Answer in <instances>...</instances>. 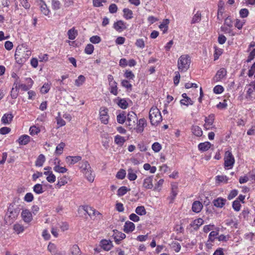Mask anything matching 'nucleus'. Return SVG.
<instances>
[{
    "label": "nucleus",
    "instance_id": "f257e3e1",
    "mask_svg": "<svg viewBox=\"0 0 255 255\" xmlns=\"http://www.w3.org/2000/svg\"><path fill=\"white\" fill-rule=\"evenodd\" d=\"M191 62V57L188 54H183L180 56L177 61L179 71L181 72L187 71L190 67Z\"/></svg>",
    "mask_w": 255,
    "mask_h": 255
},
{
    "label": "nucleus",
    "instance_id": "f03ea898",
    "mask_svg": "<svg viewBox=\"0 0 255 255\" xmlns=\"http://www.w3.org/2000/svg\"><path fill=\"white\" fill-rule=\"evenodd\" d=\"M150 123L153 126L159 124L162 121V117L159 110L156 107H152L149 112Z\"/></svg>",
    "mask_w": 255,
    "mask_h": 255
},
{
    "label": "nucleus",
    "instance_id": "7ed1b4c3",
    "mask_svg": "<svg viewBox=\"0 0 255 255\" xmlns=\"http://www.w3.org/2000/svg\"><path fill=\"white\" fill-rule=\"evenodd\" d=\"M224 160V168L226 169H232L235 163V159L231 151L228 150L225 152Z\"/></svg>",
    "mask_w": 255,
    "mask_h": 255
},
{
    "label": "nucleus",
    "instance_id": "20e7f679",
    "mask_svg": "<svg viewBox=\"0 0 255 255\" xmlns=\"http://www.w3.org/2000/svg\"><path fill=\"white\" fill-rule=\"evenodd\" d=\"M137 121V116L134 112L130 111L127 114L126 124L129 129H132L134 128L135 125V122Z\"/></svg>",
    "mask_w": 255,
    "mask_h": 255
},
{
    "label": "nucleus",
    "instance_id": "39448f33",
    "mask_svg": "<svg viewBox=\"0 0 255 255\" xmlns=\"http://www.w3.org/2000/svg\"><path fill=\"white\" fill-rule=\"evenodd\" d=\"M110 116L109 115V110L105 107H102L99 110V119L101 122L107 125L109 122Z\"/></svg>",
    "mask_w": 255,
    "mask_h": 255
},
{
    "label": "nucleus",
    "instance_id": "423d86ee",
    "mask_svg": "<svg viewBox=\"0 0 255 255\" xmlns=\"http://www.w3.org/2000/svg\"><path fill=\"white\" fill-rule=\"evenodd\" d=\"M215 116L213 114L209 115L205 118V124L204 125V128L205 130L212 129L215 128L214 123L215 121Z\"/></svg>",
    "mask_w": 255,
    "mask_h": 255
},
{
    "label": "nucleus",
    "instance_id": "0eeeda50",
    "mask_svg": "<svg viewBox=\"0 0 255 255\" xmlns=\"http://www.w3.org/2000/svg\"><path fill=\"white\" fill-rule=\"evenodd\" d=\"M113 28L118 32H122L127 29L128 27L126 22L122 20H119L114 22Z\"/></svg>",
    "mask_w": 255,
    "mask_h": 255
},
{
    "label": "nucleus",
    "instance_id": "6e6552de",
    "mask_svg": "<svg viewBox=\"0 0 255 255\" xmlns=\"http://www.w3.org/2000/svg\"><path fill=\"white\" fill-rule=\"evenodd\" d=\"M36 2L39 6L41 12L44 15L48 16L50 13V10L45 2L43 0H37Z\"/></svg>",
    "mask_w": 255,
    "mask_h": 255
},
{
    "label": "nucleus",
    "instance_id": "1a4fd4ad",
    "mask_svg": "<svg viewBox=\"0 0 255 255\" xmlns=\"http://www.w3.org/2000/svg\"><path fill=\"white\" fill-rule=\"evenodd\" d=\"M135 128H133L137 133H141L143 131L144 128L147 125L146 120L144 118L140 119L137 121Z\"/></svg>",
    "mask_w": 255,
    "mask_h": 255
},
{
    "label": "nucleus",
    "instance_id": "9d476101",
    "mask_svg": "<svg viewBox=\"0 0 255 255\" xmlns=\"http://www.w3.org/2000/svg\"><path fill=\"white\" fill-rule=\"evenodd\" d=\"M171 191L170 193V195L168 197L170 203H172L178 194V185L176 183H172L171 184Z\"/></svg>",
    "mask_w": 255,
    "mask_h": 255
},
{
    "label": "nucleus",
    "instance_id": "9b49d317",
    "mask_svg": "<svg viewBox=\"0 0 255 255\" xmlns=\"http://www.w3.org/2000/svg\"><path fill=\"white\" fill-rule=\"evenodd\" d=\"M227 72L225 68H220L216 73L214 77V80L215 82L221 81L227 75Z\"/></svg>",
    "mask_w": 255,
    "mask_h": 255
},
{
    "label": "nucleus",
    "instance_id": "f8f14e48",
    "mask_svg": "<svg viewBox=\"0 0 255 255\" xmlns=\"http://www.w3.org/2000/svg\"><path fill=\"white\" fill-rule=\"evenodd\" d=\"M82 159L80 156H68L66 157V162L69 165H72L78 162Z\"/></svg>",
    "mask_w": 255,
    "mask_h": 255
},
{
    "label": "nucleus",
    "instance_id": "ddd939ff",
    "mask_svg": "<svg viewBox=\"0 0 255 255\" xmlns=\"http://www.w3.org/2000/svg\"><path fill=\"white\" fill-rule=\"evenodd\" d=\"M114 234L113 237H114L115 242L117 244H119L121 241L126 238V235L118 230H114Z\"/></svg>",
    "mask_w": 255,
    "mask_h": 255
},
{
    "label": "nucleus",
    "instance_id": "4468645a",
    "mask_svg": "<svg viewBox=\"0 0 255 255\" xmlns=\"http://www.w3.org/2000/svg\"><path fill=\"white\" fill-rule=\"evenodd\" d=\"M13 117L11 113L4 114L1 119V122L3 125H8L12 121Z\"/></svg>",
    "mask_w": 255,
    "mask_h": 255
},
{
    "label": "nucleus",
    "instance_id": "2eb2a0df",
    "mask_svg": "<svg viewBox=\"0 0 255 255\" xmlns=\"http://www.w3.org/2000/svg\"><path fill=\"white\" fill-rule=\"evenodd\" d=\"M21 217L25 222L29 223L32 219L31 213L27 209L23 210L21 213Z\"/></svg>",
    "mask_w": 255,
    "mask_h": 255
},
{
    "label": "nucleus",
    "instance_id": "dca6fc26",
    "mask_svg": "<svg viewBox=\"0 0 255 255\" xmlns=\"http://www.w3.org/2000/svg\"><path fill=\"white\" fill-rule=\"evenodd\" d=\"M26 82L27 85L22 84L19 85V88L24 91H28L30 89L34 83L33 81L30 78L26 79Z\"/></svg>",
    "mask_w": 255,
    "mask_h": 255
},
{
    "label": "nucleus",
    "instance_id": "f3484780",
    "mask_svg": "<svg viewBox=\"0 0 255 255\" xmlns=\"http://www.w3.org/2000/svg\"><path fill=\"white\" fill-rule=\"evenodd\" d=\"M31 139V137L27 134H23L19 137L17 141L20 145H25L28 144Z\"/></svg>",
    "mask_w": 255,
    "mask_h": 255
},
{
    "label": "nucleus",
    "instance_id": "a211bd4d",
    "mask_svg": "<svg viewBox=\"0 0 255 255\" xmlns=\"http://www.w3.org/2000/svg\"><path fill=\"white\" fill-rule=\"evenodd\" d=\"M143 186L146 189H150L153 187L152 176H148L146 177L143 182Z\"/></svg>",
    "mask_w": 255,
    "mask_h": 255
},
{
    "label": "nucleus",
    "instance_id": "6ab92c4d",
    "mask_svg": "<svg viewBox=\"0 0 255 255\" xmlns=\"http://www.w3.org/2000/svg\"><path fill=\"white\" fill-rule=\"evenodd\" d=\"M137 171L130 167L128 169L127 177L130 181H134L137 178Z\"/></svg>",
    "mask_w": 255,
    "mask_h": 255
},
{
    "label": "nucleus",
    "instance_id": "aec40b11",
    "mask_svg": "<svg viewBox=\"0 0 255 255\" xmlns=\"http://www.w3.org/2000/svg\"><path fill=\"white\" fill-rule=\"evenodd\" d=\"M17 50H18V53H19L18 55H21L22 56H23V55L25 52L28 53L26 54L27 56L30 53V51L28 50L25 44H23L21 45L17 46Z\"/></svg>",
    "mask_w": 255,
    "mask_h": 255
},
{
    "label": "nucleus",
    "instance_id": "412c9836",
    "mask_svg": "<svg viewBox=\"0 0 255 255\" xmlns=\"http://www.w3.org/2000/svg\"><path fill=\"white\" fill-rule=\"evenodd\" d=\"M191 130L192 134L197 137H200L203 134V131L201 128L198 126H192Z\"/></svg>",
    "mask_w": 255,
    "mask_h": 255
},
{
    "label": "nucleus",
    "instance_id": "4be33fe9",
    "mask_svg": "<svg viewBox=\"0 0 255 255\" xmlns=\"http://www.w3.org/2000/svg\"><path fill=\"white\" fill-rule=\"evenodd\" d=\"M249 87L247 92V97L252 99L253 98L254 92H255V80L249 85Z\"/></svg>",
    "mask_w": 255,
    "mask_h": 255
},
{
    "label": "nucleus",
    "instance_id": "5701e85b",
    "mask_svg": "<svg viewBox=\"0 0 255 255\" xmlns=\"http://www.w3.org/2000/svg\"><path fill=\"white\" fill-rule=\"evenodd\" d=\"M124 227V231L126 233H128L132 232L134 230L135 225L132 222L128 221L125 223Z\"/></svg>",
    "mask_w": 255,
    "mask_h": 255
},
{
    "label": "nucleus",
    "instance_id": "b1692460",
    "mask_svg": "<svg viewBox=\"0 0 255 255\" xmlns=\"http://www.w3.org/2000/svg\"><path fill=\"white\" fill-rule=\"evenodd\" d=\"M79 168L82 173L91 168L90 164L86 160H83L79 163Z\"/></svg>",
    "mask_w": 255,
    "mask_h": 255
},
{
    "label": "nucleus",
    "instance_id": "393cba45",
    "mask_svg": "<svg viewBox=\"0 0 255 255\" xmlns=\"http://www.w3.org/2000/svg\"><path fill=\"white\" fill-rule=\"evenodd\" d=\"M204 223V220L201 218L195 220L190 224V226L193 227L195 230H197Z\"/></svg>",
    "mask_w": 255,
    "mask_h": 255
},
{
    "label": "nucleus",
    "instance_id": "a878e982",
    "mask_svg": "<svg viewBox=\"0 0 255 255\" xmlns=\"http://www.w3.org/2000/svg\"><path fill=\"white\" fill-rule=\"evenodd\" d=\"M109 84L110 86L109 90L110 93L115 96H117L118 94V88L117 86V82H112Z\"/></svg>",
    "mask_w": 255,
    "mask_h": 255
},
{
    "label": "nucleus",
    "instance_id": "bb28decb",
    "mask_svg": "<svg viewBox=\"0 0 255 255\" xmlns=\"http://www.w3.org/2000/svg\"><path fill=\"white\" fill-rule=\"evenodd\" d=\"M226 202V200L222 197H219L214 200L213 204L216 207H223Z\"/></svg>",
    "mask_w": 255,
    "mask_h": 255
},
{
    "label": "nucleus",
    "instance_id": "cd10ccee",
    "mask_svg": "<svg viewBox=\"0 0 255 255\" xmlns=\"http://www.w3.org/2000/svg\"><path fill=\"white\" fill-rule=\"evenodd\" d=\"M44 174L47 175L46 180L48 182L54 183L56 180V176L51 171L44 172Z\"/></svg>",
    "mask_w": 255,
    "mask_h": 255
},
{
    "label": "nucleus",
    "instance_id": "c85d7f7f",
    "mask_svg": "<svg viewBox=\"0 0 255 255\" xmlns=\"http://www.w3.org/2000/svg\"><path fill=\"white\" fill-rule=\"evenodd\" d=\"M78 34L77 30L75 27L70 29L67 32L68 38L70 40H74L76 38Z\"/></svg>",
    "mask_w": 255,
    "mask_h": 255
},
{
    "label": "nucleus",
    "instance_id": "c756f323",
    "mask_svg": "<svg viewBox=\"0 0 255 255\" xmlns=\"http://www.w3.org/2000/svg\"><path fill=\"white\" fill-rule=\"evenodd\" d=\"M85 178L90 182H93L94 180L95 175L93 173L91 168L90 170H86V171L83 173Z\"/></svg>",
    "mask_w": 255,
    "mask_h": 255
},
{
    "label": "nucleus",
    "instance_id": "7c9ffc66",
    "mask_svg": "<svg viewBox=\"0 0 255 255\" xmlns=\"http://www.w3.org/2000/svg\"><path fill=\"white\" fill-rule=\"evenodd\" d=\"M101 246L105 251H109L112 247V242L106 240H103L101 242Z\"/></svg>",
    "mask_w": 255,
    "mask_h": 255
},
{
    "label": "nucleus",
    "instance_id": "2f4dec72",
    "mask_svg": "<svg viewBox=\"0 0 255 255\" xmlns=\"http://www.w3.org/2000/svg\"><path fill=\"white\" fill-rule=\"evenodd\" d=\"M123 16L126 20L131 19L133 18V12L131 10L128 8H124L123 10Z\"/></svg>",
    "mask_w": 255,
    "mask_h": 255
},
{
    "label": "nucleus",
    "instance_id": "473e14b6",
    "mask_svg": "<svg viewBox=\"0 0 255 255\" xmlns=\"http://www.w3.org/2000/svg\"><path fill=\"white\" fill-rule=\"evenodd\" d=\"M132 81L124 79L121 81V85L124 88H126L128 91H132V85L130 83Z\"/></svg>",
    "mask_w": 255,
    "mask_h": 255
},
{
    "label": "nucleus",
    "instance_id": "72a5a7b5",
    "mask_svg": "<svg viewBox=\"0 0 255 255\" xmlns=\"http://www.w3.org/2000/svg\"><path fill=\"white\" fill-rule=\"evenodd\" d=\"M127 113L125 111L122 112L117 116V120L118 123L123 124L126 121Z\"/></svg>",
    "mask_w": 255,
    "mask_h": 255
},
{
    "label": "nucleus",
    "instance_id": "f704fd0d",
    "mask_svg": "<svg viewBox=\"0 0 255 255\" xmlns=\"http://www.w3.org/2000/svg\"><path fill=\"white\" fill-rule=\"evenodd\" d=\"M211 147V143L208 142H201L198 144V149L202 151H207Z\"/></svg>",
    "mask_w": 255,
    "mask_h": 255
},
{
    "label": "nucleus",
    "instance_id": "c9c22d12",
    "mask_svg": "<svg viewBox=\"0 0 255 255\" xmlns=\"http://www.w3.org/2000/svg\"><path fill=\"white\" fill-rule=\"evenodd\" d=\"M221 30L225 33H228L230 36H233L236 35V32H235L231 27H229L226 26H222L221 27Z\"/></svg>",
    "mask_w": 255,
    "mask_h": 255
},
{
    "label": "nucleus",
    "instance_id": "e433bc0d",
    "mask_svg": "<svg viewBox=\"0 0 255 255\" xmlns=\"http://www.w3.org/2000/svg\"><path fill=\"white\" fill-rule=\"evenodd\" d=\"M169 23V20L168 19H164L162 22L159 25V27L161 30L162 31L163 33L167 32L168 30V25Z\"/></svg>",
    "mask_w": 255,
    "mask_h": 255
},
{
    "label": "nucleus",
    "instance_id": "4c0bfd02",
    "mask_svg": "<svg viewBox=\"0 0 255 255\" xmlns=\"http://www.w3.org/2000/svg\"><path fill=\"white\" fill-rule=\"evenodd\" d=\"M124 77L126 79V80H128L129 81H133L135 78V75L133 73V72L129 70H126L125 71L124 74Z\"/></svg>",
    "mask_w": 255,
    "mask_h": 255
},
{
    "label": "nucleus",
    "instance_id": "58836bf2",
    "mask_svg": "<svg viewBox=\"0 0 255 255\" xmlns=\"http://www.w3.org/2000/svg\"><path fill=\"white\" fill-rule=\"evenodd\" d=\"M45 161V156L42 154H40L38 156V157L35 161V166H37V167L42 166Z\"/></svg>",
    "mask_w": 255,
    "mask_h": 255
},
{
    "label": "nucleus",
    "instance_id": "ea45409f",
    "mask_svg": "<svg viewBox=\"0 0 255 255\" xmlns=\"http://www.w3.org/2000/svg\"><path fill=\"white\" fill-rule=\"evenodd\" d=\"M114 141L116 144L122 146L125 142L126 139L124 137L118 134L115 136Z\"/></svg>",
    "mask_w": 255,
    "mask_h": 255
},
{
    "label": "nucleus",
    "instance_id": "a19ab883",
    "mask_svg": "<svg viewBox=\"0 0 255 255\" xmlns=\"http://www.w3.org/2000/svg\"><path fill=\"white\" fill-rule=\"evenodd\" d=\"M130 190V188L126 186H122L117 191V195L119 197L125 195L128 191Z\"/></svg>",
    "mask_w": 255,
    "mask_h": 255
},
{
    "label": "nucleus",
    "instance_id": "79ce46f5",
    "mask_svg": "<svg viewBox=\"0 0 255 255\" xmlns=\"http://www.w3.org/2000/svg\"><path fill=\"white\" fill-rule=\"evenodd\" d=\"M229 178L226 175H217L216 176V182L217 184L220 183H227Z\"/></svg>",
    "mask_w": 255,
    "mask_h": 255
},
{
    "label": "nucleus",
    "instance_id": "37998d69",
    "mask_svg": "<svg viewBox=\"0 0 255 255\" xmlns=\"http://www.w3.org/2000/svg\"><path fill=\"white\" fill-rule=\"evenodd\" d=\"M201 20V13L197 11L193 16L191 21V24H194L199 22Z\"/></svg>",
    "mask_w": 255,
    "mask_h": 255
},
{
    "label": "nucleus",
    "instance_id": "c03bdc74",
    "mask_svg": "<svg viewBox=\"0 0 255 255\" xmlns=\"http://www.w3.org/2000/svg\"><path fill=\"white\" fill-rule=\"evenodd\" d=\"M86 81V78L83 75H80L75 81V85L77 87L82 85Z\"/></svg>",
    "mask_w": 255,
    "mask_h": 255
},
{
    "label": "nucleus",
    "instance_id": "a18cd8bd",
    "mask_svg": "<svg viewBox=\"0 0 255 255\" xmlns=\"http://www.w3.org/2000/svg\"><path fill=\"white\" fill-rule=\"evenodd\" d=\"M215 51L214 53V60L216 61L218 60L219 57L223 53V49L221 48H218L217 46L214 47Z\"/></svg>",
    "mask_w": 255,
    "mask_h": 255
},
{
    "label": "nucleus",
    "instance_id": "49530a36",
    "mask_svg": "<svg viewBox=\"0 0 255 255\" xmlns=\"http://www.w3.org/2000/svg\"><path fill=\"white\" fill-rule=\"evenodd\" d=\"M224 7L223 5L218 4L217 19L219 20H222L223 18V14L224 12Z\"/></svg>",
    "mask_w": 255,
    "mask_h": 255
},
{
    "label": "nucleus",
    "instance_id": "de8ad7c7",
    "mask_svg": "<svg viewBox=\"0 0 255 255\" xmlns=\"http://www.w3.org/2000/svg\"><path fill=\"white\" fill-rule=\"evenodd\" d=\"M40 132V129L38 127L33 126L29 128V133L31 135L38 134Z\"/></svg>",
    "mask_w": 255,
    "mask_h": 255
},
{
    "label": "nucleus",
    "instance_id": "09e8293b",
    "mask_svg": "<svg viewBox=\"0 0 255 255\" xmlns=\"http://www.w3.org/2000/svg\"><path fill=\"white\" fill-rule=\"evenodd\" d=\"M118 106L123 109H126L128 107V103L125 99H121L118 103Z\"/></svg>",
    "mask_w": 255,
    "mask_h": 255
},
{
    "label": "nucleus",
    "instance_id": "8fccbe9b",
    "mask_svg": "<svg viewBox=\"0 0 255 255\" xmlns=\"http://www.w3.org/2000/svg\"><path fill=\"white\" fill-rule=\"evenodd\" d=\"M33 188V191L37 194H42L44 192L42 186L40 184H35Z\"/></svg>",
    "mask_w": 255,
    "mask_h": 255
},
{
    "label": "nucleus",
    "instance_id": "3c124183",
    "mask_svg": "<svg viewBox=\"0 0 255 255\" xmlns=\"http://www.w3.org/2000/svg\"><path fill=\"white\" fill-rule=\"evenodd\" d=\"M51 6L53 10L59 9L61 7V3L58 0H52Z\"/></svg>",
    "mask_w": 255,
    "mask_h": 255
},
{
    "label": "nucleus",
    "instance_id": "603ef678",
    "mask_svg": "<svg viewBox=\"0 0 255 255\" xmlns=\"http://www.w3.org/2000/svg\"><path fill=\"white\" fill-rule=\"evenodd\" d=\"M126 175V171L124 169H121L116 174V178L118 179H124Z\"/></svg>",
    "mask_w": 255,
    "mask_h": 255
},
{
    "label": "nucleus",
    "instance_id": "864d4df0",
    "mask_svg": "<svg viewBox=\"0 0 255 255\" xmlns=\"http://www.w3.org/2000/svg\"><path fill=\"white\" fill-rule=\"evenodd\" d=\"M53 170L55 172L60 173H64L68 171V169L65 167H62L59 165L54 166Z\"/></svg>",
    "mask_w": 255,
    "mask_h": 255
},
{
    "label": "nucleus",
    "instance_id": "5fc2aeb1",
    "mask_svg": "<svg viewBox=\"0 0 255 255\" xmlns=\"http://www.w3.org/2000/svg\"><path fill=\"white\" fill-rule=\"evenodd\" d=\"M65 144L64 142H61L59 143L56 148L55 153L57 154L60 155L63 152V148L65 146Z\"/></svg>",
    "mask_w": 255,
    "mask_h": 255
},
{
    "label": "nucleus",
    "instance_id": "6e6d98bb",
    "mask_svg": "<svg viewBox=\"0 0 255 255\" xmlns=\"http://www.w3.org/2000/svg\"><path fill=\"white\" fill-rule=\"evenodd\" d=\"M228 107L227 100L224 99L223 102H219L217 105L216 107L219 110L226 109Z\"/></svg>",
    "mask_w": 255,
    "mask_h": 255
},
{
    "label": "nucleus",
    "instance_id": "4d7b16f0",
    "mask_svg": "<svg viewBox=\"0 0 255 255\" xmlns=\"http://www.w3.org/2000/svg\"><path fill=\"white\" fill-rule=\"evenodd\" d=\"M224 91V87L220 85H216L213 88V92L216 94L222 93Z\"/></svg>",
    "mask_w": 255,
    "mask_h": 255
},
{
    "label": "nucleus",
    "instance_id": "13d9d810",
    "mask_svg": "<svg viewBox=\"0 0 255 255\" xmlns=\"http://www.w3.org/2000/svg\"><path fill=\"white\" fill-rule=\"evenodd\" d=\"M180 103L181 105L186 106H188L189 105H192L193 104V102L190 98L183 99L180 100Z\"/></svg>",
    "mask_w": 255,
    "mask_h": 255
},
{
    "label": "nucleus",
    "instance_id": "bf43d9fd",
    "mask_svg": "<svg viewBox=\"0 0 255 255\" xmlns=\"http://www.w3.org/2000/svg\"><path fill=\"white\" fill-rule=\"evenodd\" d=\"M94 50V46L91 44H88L86 45L84 50V52L85 53L90 55L93 53Z\"/></svg>",
    "mask_w": 255,
    "mask_h": 255
},
{
    "label": "nucleus",
    "instance_id": "052dcab7",
    "mask_svg": "<svg viewBox=\"0 0 255 255\" xmlns=\"http://www.w3.org/2000/svg\"><path fill=\"white\" fill-rule=\"evenodd\" d=\"M51 84L48 83H45L41 87L40 92L42 94L47 93L50 89Z\"/></svg>",
    "mask_w": 255,
    "mask_h": 255
},
{
    "label": "nucleus",
    "instance_id": "680f3d73",
    "mask_svg": "<svg viewBox=\"0 0 255 255\" xmlns=\"http://www.w3.org/2000/svg\"><path fill=\"white\" fill-rule=\"evenodd\" d=\"M161 145L158 142H154L151 148L155 152H158L161 149Z\"/></svg>",
    "mask_w": 255,
    "mask_h": 255
},
{
    "label": "nucleus",
    "instance_id": "e2e57ef3",
    "mask_svg": "<svg viewBox=\"0 0 255 255\" xmlns=\"http://www.w3.org/2000/svg\"><path fill=\"white\" fill-rule=\"evenodd\" d=\"M137 148L141 152H145L147 150V146L143 141L139 142L137 145Z\"/></svg>",
    "mask_w": 255,
    "mask_h": 255
},
{
    "label": "nucleus",
    "instance_id": "0e129e2a",
    "mask_svg": "<svg viewBox=\"0 0 255 255\" xmlns=\"http://www.w3.org/2000/svg\"><path fill=\"white\" fill-rule=\"evenodd\" d=\"M219 233L218 231H212L210 232L209 235L208 241L213 242L214 241L216 238V236L218 235Z\"/></svg>",
    "mask_w": 255,
    "mask_h": 255
},
{
    "label": "nucleus",
    "instance_id": "69168bd1",
    "mask_svg": "<svg viewBox=\"0 0 255 255\" xmlns=\"http://www.w3.org/2000/svg\"><path fill=\"white\" fill-rule=\"evenodd\" d=\"M90 41L93 44H98L101 41V38L98 35H94L90 37Z\"/></svg>",
    "mask_w": 255,
    "mask_h": 255
},
{
    "label": "nucleus",
    "instance_id": "338daca9",
    "mask_svg": "<svg viewBox=\"0 0 255 255\" xmlns=\"http://www.w3.org/2000/svg\"><path fill=\"white\" fill-rule=\"evenodd\" d=\"M239 14L241 17L245 18L248 16L249 11L247 8H242L240 10Z\"/></svg>",
    "mask_w": 255,
    "mask_h": 255
},
{
    "label": "nucleus",
    "instance_id": "774afa93",
    "mask_svg": "<svg viewBox=\"0 0 255 255\" xmlns=\"http://www.w3.org/2000/svg\"><path fill=\"white\" fill-rule=\"evenodd\" d=\"M80 252L78 246L76 245L73 246L71 249V254L70 255H79Z\"/></svg>",
    "mask_w": 255,
    "mask_h": 255
}]
</instances>
